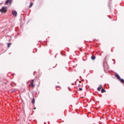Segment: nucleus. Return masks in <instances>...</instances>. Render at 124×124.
Masks as SVG:
<instances>
[{
  "label": "nucleus",
  "mask_w": 124,
  "mask_h": 124,
  "mask_svg": "<svg viewBox=\"0 0 124 124\" xmlns=\"http://www.w3.org/2000/svg\"><path fill=\"white\" fill-rule=\"evenodd\" d=\"M0 12L5 13L7 10L6 9V7H3L0 9Z\"/></svg>",
  "instance_id": "f257e3e1"
},
{
  "label": "nucleus",
  "mask_w": 124,
  "mask_h": 124,
  "mask_svg": "<svg viewBox=\"0 0 124 124\" xmlns=\"http://www.w3.org/2000/svg\"><path fill=\"white\" fill-rule=\"evenodd\" d=\"M12 15H13L15 17L17 16V12L15 10L12 11Z\"/></svg>",
  "instance_id": "f03ea898"
},
{
  "label": "nucleus",
  "mask_w": 124,
  "mask_h": 124,
  "mask_svg": "<svg viewBox=\"0 0 124 124\" xmlns=\"http://www.w3.org/2000/svg\"><path fill=\"white\" fill-rule=\"evenodd\" d=\"M8 3H9V4H11V3H12V0H7L5 1V4H8Z\"/></svg>",
  "instance_id": "7ed1b4c3"
},
{
  "label": "nucleus",
  "mask_w": 124,
  "mask_h": 124,
  "mask_svg": "<svg viewBox=\"0 0 124 124\" xmlns=\"http://www.w3.org/2000/svg\"><path fill=\"white\" fill-rule=\"evenodd\" d=\"M115 77H116V78L117 79H118V80L121 79V77H120V76L118 74H115Z\"/></svg>",
  "instance_id": "20e7f679"
},
{
  "label": "nucleus",
  "mask_w": 124,
  "mask_h": 124,
  "mask_svg": "<svg viewBox=\"0 0 124 124\" xmlns=\"http://www.w3.org/2000/svg\"><path fill=\"white\" fill-rule=\"evenodd\" d=\"M101 88H102V85H100L99 87H98L97 89V91H98L99 92L100 91V90L101 89Z\"/></svg>",
  "instance_id": "39448f33"
},
{
  "label": "nucleus",
  "mask_w": 124,
  "mask_h": 124,
  "mask_svg": "<svg viewBox=\"0 0 124 124\" xmlns=\"http://www.w3.org/2000/svg\"><path fill=\"white\" fill-rule=\"evenodd\" d=\"M101 93H106V91L105 90V89H102L101 90Z\"/></svg>",
  "instance_id": "423d86ee"
},
{
  "label": "nucleus",
  "mask_w": 124,
  "mask_h": 124,
  "mask_svg": "<svg viewBox=\"0 0 124 124\" xmlns=\"http://www.w3.org/2000/svg\"><path fill=\"white\" fill-rule=\"evenodd\" d=\"M31 88H34V85L33 84V82H31Z\"/></svg>",
  "instance_id": "0eeeda50"
},
{
  "label": "nucleus",
  "mask_w": 124,
  "mask_h": 124,
  "mask_svg": "<svg viewBox=\"0 0 124 124\" xmlns=\"http://www.w3.org/2000/svg\"><path fill=\"white\" fill-rule=\"evenodd\" d=\"M91 59L92 60H93V61H94V60H95V56H92V57H91Z\"/></svg>",
  "instance_id": "6e6552de"
},
{
  "label": "nucleus",
  "mask_w": 124,
  "mask_h": 124,
  "mask_svg": "<svg viewBox=\"0 0 124 124\" xmlns=\"http://www.w3.org/2000/svg\"><path fill=\"white\" fill-rule=\"evenodd\" d=\"M11 44H12L11 43H8V44H7V47H8V48H9V47H10V46H11Z\"/></svg>",
  "instance_id": "1a4fd4ad"
},
{
  "label": "nucleus",
  "mask_w": 124,
  "mask_h": 124,
  "mask_svg": "<svg viewBox=\"0 0 124 124\" xmlns=\"http://www.w3.org/2000/svg\"><path fill=\"white\" fill-rule=\"evenodd\" d=\"M33 5V3L31 2V3H30V5H29L30 8H31V6H32Z\"/></svg>",
  "instance_id": "9d476101"
},
{
  "label": "nucleus",
  "mask_w": 124,
  "mask_h": 124,
  "mask_svg": "<svg viewBox=\"0 0 124 124\" xmlns=\"http://www.w3.org/2000/svg\"><path fill=\"white\" fill-rule=\"evenodd\" d=\"M35 102V99L34 98H33L32 100V104H34Z\"/></svg>",
  "instance_id": "9b49d317"
},
{
  "label": "nucleus",
  "mask_w": 124,
  "mask_h": 124,
  "mask_svg": "<svg viewBox=\"0 0 124 124\" xmlns=\"http://www.w3.org/2000/svg\"><path fill=\"white\" fill-rule=\"evenodd\" d=\"M120 80V82H121V83H124V79H122L120 78V79H119Z\"/></svg>",
  "instance_id": "f8f14e48"
},
{
  "label": "nucleus",
  "mask_w": 124,
  "mask_h": 124,
  "mask_svg": "<svg viewBox=\"0 0 124 124\" xmlns=\"http://www.w3.org/2000/svg\"><path fill=\"white\" fill-rule=\"evenodd\" d=\"M79 91H83V89H82L81 88H79Z\"/></svg>",
  "instance_id": "ddd939ff"
},
{
  "label": "nucleus",
  "mask_w": 124,
  "mask_h": 124,
  "mask_svg": "<svg viewBox=\"0 0 124 124\" xmlns=\"http://www.w3.org/2000/svg\"><path fill=\"white\" fill-rule=\"evenodd\" d=\"M103 65H104V67H105V64L104 63Z\"/></svg>",
  "instance_id": "4468645a"
},
{
  "label": "nucleus",
  "mask_w": 124,
  "mask_h": 124,
  "mask_svg": "<svg viewBox=\"0 0 124 124\" xmlns=\"http://www.w3.org/2000/svg\"><path fill=\"white\" fill-rule=\"evenodd\" d=\"M35 109H36V108H34V110H35Z\"/></svg>",
  "instance_id": "2eb2a0df"
},
{
  "label": "nucleus",
  "mask_w": 124,
  "mask_h": 124,
  "mask_svg": "<svg viewBox=\"0 0 124 124\" xmlns=\"http://www.w3.org/2000/svg\"><path fill=\"white\" fill-rule=\"evenodd\" d=\"M72 85H74V83H72Z\"/></svg>",
  "instance_id": "dca6fc26"
},
{
  "label": "nucleus",
  "mask_w": 124,
  "mask_h": 124,
  "mask_svg": "<svg viewBox=\"0 0 124 124\" xmlns=\"http://www.w3.org/2000/svg\"><path fill=\"white\" fill-rule=\"evenodd\" d=\"M79 83H81V81H79Z\"/></svg>",
  "instance_id": "f3484780"
},
{
  "label": "nucleus",
  "mask_w": 124,
  "mask_h": 124,
  "mask_svg": "<svg viewBox=\"0 0 124 124\" xmlns=\"http://www.w3.org/2000/svg\"><path fill=\"white\" fill-rule=\"evenodd\" d=\"M79 77H80V78H81V76H80Z\"/></svg>",
  "instance_id": "a211bd4d"
},
{
  "label": "nucleus",
  "mask_w": 124,
  "mask_h": 124,
  "mask_svg": "<svg viewBox=\"0 0 124 124\" xmlns=\"http://www.w3.org/2000/svg\"><path fill=\"white\" fill-rule=\"evenodd\" d=\"M33 79L32 80V82H33Z\"/></svg>",
  "instance_id": "6ab92c4d"
},
{
  "label": "nucleus",
  "mask_w": 124,
  "mask_h": 124,
  "mask_svg": "<svg viewBox=\"0 0 124 124\" xmlns=\"http://www.w3.org/2000/svg\"><path fill=\"white\" fill-rule=\"evenodd\" d=\"M35 72H36L35 71V72H34V73H35Z\"/></svg>",
  "instance_id": "aec40b11"
},
{
  "label": "nucleus",
  "mask_w": 124,
  "mask_h": 124,
  "mask_svg": "<svg viewBox=\"0 0 124 124\" xmlns=\"http://www.w3.org/2000/svg\"><path fill=\"white\" fill-rule=\"evenodd\" d=\"M55 58H56V56H55Z\"/></svg>",
  "instance_id": "412c9836"
}]
</instances>
